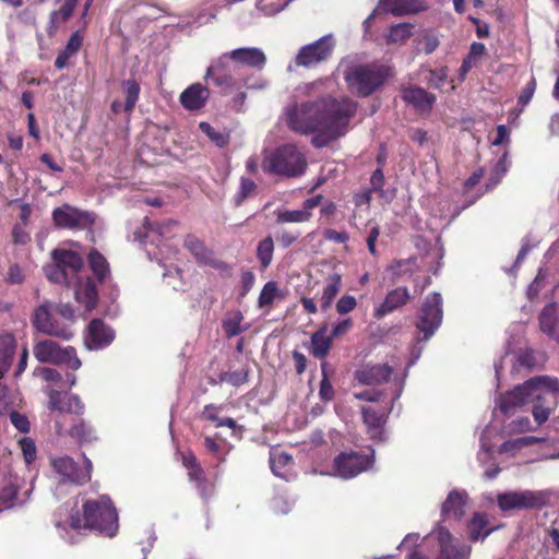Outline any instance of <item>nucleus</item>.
Instances as JSON below:
<instances>
[{
  "label": "nucleus",
  "mask_w": 559,
  "mask_h": 559,
  "mask_svg": "<svg viewBox=\"0 0 559 559\" xmlns=\"http://www.w3.org/2000/svg\"><path fill=\"white\" fill-rule=\"evenodd\" d=\"M448 74H449L448 68H445V67L430 70L429 76L427 78V82L432 87L440 90L447 82Z\"/></svg>",
  "instance_id": "8fccbe9b"
},
{
  "label": "nucleus",
  "mask_w": 559,
  "mask_h": 559,
  "mask_svg": "<svg viewBox=\"0 0 559 559\" xmlns=\"http://www.w3.org/2000/svg\"><path fill=\"white\" fill-rule=\"evenodd\" d=\"M392 374V368L388 365L366 366L356 371L358 382L366 385L380 384L386 381Z\"/></svg>",
  "instance_id": "a878e982"
},
{
  "label": "nucleus",
  "mask_w": 559,
  "mask_h": 559,
  "mask_svg": "<svg viewBox=\"0 0 559 559\" xmlns=\"http://www.w3.org/2000/svg\"><path fill=\"white\" fill-rule=\"evenodd\" d=\"M200 130L206 134L217 146L223 147L228 142V135L213 128L209 122H201Z\"/></svg>",
  "instance_id": "49530a36"
},
{
  "label": "nucleus",
  "mask_w": 559,
  "mask_h": 559,
  "mask_svg": "<svg viewBox=\"0 0 559 559\" xmlns=\"http://www.w3.org/2000/svg\"><path fill=\"white\" fill-rule=\"evenodd\" d=\"M328 367L329 365L326 361L321 364L322 379L320 382L319 395L321 400L325 402L331 401L334 396V389L328 377Z\"/></svg>",
  "instance_id": "a18cd8bd"
},
{
  "label": "nucleus",
  "mask_w": 559,
  "mask_h": 559,
  "mask_svg": "<svg viewBox=\"0 0 559 559\" xmlns=\"http://www.w3.org/2000/svg\"><path fill=\"white\" fill-rule=\"evenodd\" d=\"M356 108L348 97L328 96L288 106L285 122L295 133L312 135L313 146L323 147L345 134Z\"/></svg>",
  "instance_id": "f257e3e1"
},
{
  "label": "nucleus",
  "mask_w": 559,
  "mask_h": 559,
  "mask_svg": "<svg viewBox=\"0 0 559 559\" xmlns=\"http://www.w3.org/2000/svg\"><path fill=\"white\" fill-rule=\"evenodd\" d=\"M325 333L326 326H323L311 336V353L317 358H324L330 352L332 336Z\"/></svg>",
  "instance_id": "473e14b6"
},
{
  "label": "nucleus",
  "mask_w": 559,
  "mask_h": 559,
  "mask_svg": "<svg viewBox=\"0 0 559 559\" xmlns=\"http://www.w3.org/2000/svg\"><path fill=\"white\" fill-rule=\"evenodd\" d=\"M74 310L69 304H53L45 301L36 308L33 314V324L40 333L49 336L70 340L74 332Z\"/></svg>",
  "instance_id": "20e7f679"
},
{
  "label": "nucleus",
  "mask_w": 559,
  "mask_h": 559,
  "mask_svg": "<svg viewBox=\"0 0 559 559\" xmlns=\"http://www.w3.org/2000/svg\"><path fill=\"white\" fill-rule=\"evenodd\" d=\"M36 373L40 376L45 381L59 384L62 381L61 373L52 368L43 367L36 370Z\"/></svg>",
  "instance_id": "bf43d9fd"
},
{
  "label": "nucleus",
  "mask_w": 559,
  "mask_h": 559,
  "mask_svg": "<svg viewBox=\"0 0 559 559\" xmlns=\"http://www.w3.org/2000/svg\"><path fill=\"white\" fill-rule=\"evenodd\" d=\"M342 288V277L338 273H332L329 275L326 280V284L322 290L321 295V309L323 311L328 310L336 295L340 293Z\"/></svg>",
  "instance_id": "7c9ffc66"
},
{
  "label": "nucleus",
  "mask_w": 559,
  "mask_h": 559,
  "mask_svg": "<svg viewBox=\"0 0 559 559\" xmlns=\"http://www.w3.org/2000/svg\"><path fill=\"white\" fill-rule=\"evenodd\" d=\"M272 472L280 477H285V474L280 468L289 467L293 464V457L284 452L272 453L270 457Z\"/></svg>",
  "instance_id": "c03bdc74"
},
{
  "label": "nucleus",
  "mask_w": 559,
  "mask_h": 559,
  "mask_svg": "<svg viewBox=\"0 0 559 559\" xmlns=\"http://www.w3.org/2000/svg\"><path fill=\"white\" fill-rule=\"evenodd\" d=\"M467 493L463 490L454 489L449 492L447 499L441 506V515L444 519L461 521L465 514Z\"/></svg>",
  "instance_id": "4be33fe9"
},
{
  "label": "nucleus",
  "mask_w": 559,
  "mask_h": 559,
  "mask_svg": "<svg viewBox=\"0 0 559 559\" xmlns=\"http://www.w3.org/2000/svg\"><path fill=\"white\" fill-rule=\"evenodd\" d=\"M507 430L510 433H522L532 431L534 428L532 427V423L528 417H519L508 424Z\"/></svg>",
  "instance_id": "603ef678"
},
{
  "label": "nucleus",
  "mask_w": 559,
  "mask_h": 559,
  "mask_svg": "<svg viewBox=\"0 0 559 559\" xmlns=\"http://www.w3.org/2000/svg\"><path fill=\"white\" fill-rule=\"evenodd\" d=\"M334 40L332 35H325L317 41L304 46L296 56L295 62L298 67L310 68L325 61L332 55Z\"/></svg>",
  "instance_id": "f8f14e48"
},
{
  "label": "nucleus",
  "mask_w": 559,
  "mask_h": 559,
  "mask_svg": "<svg viewBox=\"0 0 559 559\" xmlns=\"http://www.w3.org/2000/svg\"><path fill=\"white\" fill-rule=\"evenodd\" d=\"M150 231H153V225L150 223L148 218L145 217L143 219L142 228L139 229V230H134L133 231V240L134 241H139V242H143L144 238L147 237V234Z\"/></svg>",
  "instance_id": "338daca9"
},
{
  "label": "nucleus",
  "mask_w": 559,
  "mask_h": 559,
  "mask_svg": "<svg viewBox=\"0 0 559 559\" xmlns=\"http://www.w3.org/2000/svg\"><path fill=\"white\" fill-rule=\"evenodd\" d=\"M70 435L81 443L92 442L97 439L94 428L85 421L74 425L70 430Z\"/></svg>",
  "instance_id": "a19ab883"
},
{
  "label": "nucleus",
  "mask_w": 559,
  "mask_h": 559,
  "mask_svg": "<svg viewBox=\"0 0 559 559\" xmlns=\"http://www.w3.org/2000/svg\"><path fill=\"white\" fill-rule=\"evenodd\" d=\"M90 266L99 282H104L109 275V265L106 259L97 251L88 254Z\"/></svg>",
  "instance_id": "e433bc0d"
},
{
  "label": "nucleus",
  "mask_w": 559,
  "mask_h": 559,
  "mask_svg": "<svg viewBox=\"0 0 559 559\" xmlns=\"http://www.w3.org/2000/svg\"><path fill=\"white\" fill-rule=\"evenodd\" d=\"M122 91L126 96L123 110L131 112L140 96V85L135 80L129 79L122 82Z\"/></svg>",
  "instance_id": "c9c22d12"
},
{
  "label": "nucleus",
  "mask_w": 559,
  "mask_h": 559,
  "mask_svg": "<svg viewBox=\"0 0 559 559\" xmlns=\"http://www.w3.org/2000/svg\"><path fill=\"white\" fill-rule=\"evenodd\" d=\"M488 524L487 518L483 513H475L472 520L468 523V534L469 538L472 540H478L486 538L491 530H486L483 532V530L486 528Z\"/></svg>",
  "instance_id": "f704fd0d"
},
{
  "label": "nucleus",
  "mask_w": 559,
  "mask_h": 559,
  "mask_svg": "<svg viewBox=\"0 0 559 559\" xmlns=\"http://www.w3.org/2000/svg\"><path fill=\"white\" fill-rule=\"evenodd\" d=\"M185 246L201 263H212V252L207 250L197 237L191 235L187 236Z\"/></svg>",
  "instance_id": "72a5a7b5"
},
{
  "label": "nucleus",
  "mask_w": 559,
  "mask_h": 559,
  "mask_svg": "<svg viewBox=\"0 0 559 559\" xmlns=\"http://www.w3.org/2000/svg\"><path fill=\"white\" fill-rule=\"evenodd\" d=\"M48 396V406L52 411L75 415H81L84 411V405L78 395L49 390Z\"/></svg>",
  "instance_id": "6ab92c4d"
},
{
  "label": "nucleus",
  "mask_w": 559,
  "mask_h": 559,
  "mask_svg": "<svg viewBox=\"0 0 559 559\" xmlns=\"http://www.w3.org/2000/svg\"><path fill=\"white\" fill-rule=\"evenodd\" d=\"M389 68L381 64H357L345 73L349 90L366 97L377 91L388 79Z\"/></svg>",
  "instance_id": "0eeeda50"
},
{
  "label": "nucleus",
  "mask_w": 559,
  "mask_h": 559,
  "mask_svg": "<svg viewBox=\"0 0 559 559\" xmlns=\"http://www.w3.org/2000/svg\"><path fill=\"white\" fill-rule=\"evenodd\" d=\"M288 4L286 0L283 3H276L273 0H261L258 3V9L265 15H274L283 11Z\"/></svg>",
  "instance_id": "3c124183"
},
{
  "label": "nucleus",
  "mask_w": 559,
  "mask_h": 559,
  "mask_svg": "<svg viewBox=\"0 0 559 559\" xmlns=\"http://www.w3.org/2000/svg\"><path fill=\"white\" fill-rule=\"evenodd\" d=\"M20 447L27 464H31L36 459V445L31 438H23L20 441Z\"/></svg>",
  "instance_id": "5fc2aeb1"
},
{
  "label": "nucleus",
  "mask_w": 559,
  "mask_h": 559,
  "mask_svg": "<svg viewBox=\"0 0 559 559\" xmlns=\"http://www.w3.org/2000/svg\"><path fill=\"white\" fill-rule=\"evenodd\" d=\"M23 485V479H20L17 476H11L8 480V484L2 487L0 490V502L4 506L5 509L23 506L28 500L33 490V486L31 484L29 488L21 493L20 490L22 489Z\"/></svg>",
  "instance_id": "dca6fc26"
},
{
  "label": "nucleus",
  "mask_w": 559,
  "mask_h": 559,
  "mask_svg": "<svg viewBox=\"0 0 559 559\" xmlns=\"http://www.w3.org/2000/svg\"><path fill=\"white\" fill-rule=\"evenodd\" d=\"M248 373L245 369L221 374V381L238 386L247 381Z\"/></svg>",
  "instance_id": "864d4df0"
},
{
  "label": "nucleus",
  "mask_w": 559,
  "mask_h": 559,
  "mask_svg": "<svg viewBox=\"0 0 559 559\" xmlns=\"http://www.w3.org/2000/svg\"><path fill=\"white\" fill-rule=\"evenodd\" d=\"M539 328L548 337L559 342V318L555 304H549L542 310Z\"/></svg>",
  "instance_id": "cd10ccee"
},
{
  "label": "nucleus",
  "mask_w": 559,
  "mask_h": 559,
  "mask_svg": "<svg viewBox=\"0 0 559 559\" xmlns=\"http://www.w3.org/2000/svg\"><path fill=\"white\" fill-rule=\"evenodd\" d=\"M509 166H510V162L508 159V155L507 153H504L500 158L499 160L497 162V164L495 165L493 169H492V173H491V176L489 178V186L493 187L496 185H498L501 180V178L506 175V173L508 171L509 169Z\"/></svg>",
  "instance_id": "de8ad7c7"
},
{
  "label": "nucleus",
  "mask_w": 559,
  "mask_h": 559,
  "mask_svg": "<svg viewBox=\"0 0 559 559\" xmlns=\"http://www.w3.org/2000/svg\"><path fill=\"white\" fill-rule=\"evenodd\" d=\"M402 98L417 111L427 112L436 102V97L421 87H407L402 92Z\"/></svg>",
  "instance_id": "393cba45"
},
{
  "label": "nucleus",
  "mask_w": 559,
  "mask_h": 559,
  "mask_svg": "<svg viewBox=\"0 0 559 559\" xmlns=\"http://www.w3.org/2000/svg\"><path fill=\"white\" fill-rule=\"evenodd\" d=\"M544 438L534 436L520 437L516 439L508 440L500 447V452H515L526 447H531L537 442L544 441Z\"/></svg>",
  "instance_id": "58836bf2"
},
{
  "label": "nucleus",
  "mask_w": 559,
  "mask_h": 559,
  "mask_svg": "<svg viewBox=\"0 0 559 559\" xmlns=\"http://www.w3.org/2000/svg\"><path fill=\"white\" fill-rule=\"evenodd\" d=\"M83 514L71 516V527L95 530L108 537L118 531V513L108 496L87 499L83 506Z\"/></svg>",
  "instance_id": "7ed1b4c3"
},
{
  "label": "nucleus",
  "mask_w": 559,
  "mask_h": 559,
  "mask_svg": "<svg viewBox=\"0 0 559 559\" xmlns=\"http://www.w3.org/2000/svg\"><path fill=\"white\" fill-rule=\"evenodd\" d=\"M412 296L407 287L400 286L388 292L384 300L374 309V317L381 319L405 306Z\"/></svg>",
  "instance_id": "aec40b11"
},
{
  "label": "nucleus",
  "mask_w": 559,
  "mask_h": 559,
  "mask_svg": "<svg viewBox=\"0 0 559 559\" xmlns=\"http://www.w3.org/2000/svg\"><path fill=\"white\" fill-rule=\"evenodd\" d=\"M442 298L439 293L429 294L420 309L416 328L424 333V340L430 338L442 322Z\"/></svg>",
  "instance_id": "9b49d317"
},
{
  "label": "nucleus",
  "mask_w": 559,
  "mask_h": 559,
  "mask_svg": "<svg viewBox=\"0 0 559 559\" xmlns=\"http://www.w3.org/2000/svg\"><path fill=\"white\" fill-rule=\"evenodd\" d=\"M52 219L56 226L67 229H83L94 223L92 213L81 211L69 204H63L52 211Z\"/></svg>",
  "instance_id": "ddd939ff"
},
{
  "label": "nucleus",
  "mask_w": 559,
  "mask_h": 559,
  "mask_svg": "<svg viewBox=\"0 0 559 559\" xmlns=\"http://www.w3.org/2000/svg\"><path fill=\"white\" fill-rule=\"evenodd\" d=\"M50 465L63 484L82 485L91 479L92 462L85 456L82 467L68 455L50 457Z\"/></svg>",
  "instance_id": "9d476101"
},
{
  "label": "nucleus",
  "mask_w": 559,
  "mask_h": 559,
  "mask_svg": "<svg viewBox=\"0 0 559 559\" xmlns=\"http://www.w3.org/2000/svg\"><path fill=\"white\" fill-rule=\"evenodd\" d=\"M78 0H63V4L58 11H53L50 14V24L51 28L56 27V24L60 22H66L70 19L72 15L75 7H76Z\"/></svg>",
  "instance_id": "79ce46f5"
},
{
  "label": "nucleus",
  "mask_w": 559,
  "mask_h": 559,
  "mask_svg": "<svg viewBox=\"0 0 559 559\" xmlns=\"http://www.w3.org/2000/svg\"><path fill=\"white\" fill-rule=\"evenodd\" d=\"M323 235L326 240L338 243H344L349 239V236L346 231H337L334 229H325Z\"/></svg>",
  "instance_id": "69168bd1"
},
{
  "label": "nucleus",
  "mask_w": 559,
  "mask_h": 559,
  "mask_svg": "<svg viewBox=\"0 0 559 559\" xmlns=\"http://www.w3.org/2000/svg\"><path fill=\"white\" fill-rule=\"evenodd\" d=\"M425 9L420 0H380L378 8L366 20L368 24L374 14L380 11L391 13L393 15H405L416 13Z\"/></svg>",
  "instance_id": "a211bd4d"
},
{
  "label": "nucleus",
  "mask_w": 559,
  "mask_h": 559,
  "mask_svg": "<svg viewBox=\"0 0 559 559\" xmlns=\"http://www.w3.org/2000/svg\"><path fill=\"white\" fill-rule=\"evenodd\" d=\"M413 25L401 23L393 25L388 35V41L392 44H403L412 35Z\"/></svg>",
  "instance_id": "37998d69"
},
{
  "label": "nucleus",
  "mask_w": 559,
  "mask_h": 559,
  "mask_svg": "<svg viewBox=\"0 0 559 559\" xmlns=\"http://www.w3.org/2000/svg\"><path fill=\"white\" fill-rule=\"evenodd\" d=\"M362 417L364 423L367 426V432L372 440L382 441L384 436V423H385V414L384 412H377L371 407H362Z\"/></svg>",
  "instance_id": "bb28decb"
},
{
  "label": "nucleus",
  "mask_w": 559,
  "mask_h": 559,
  "mask_svg": "<svg viewBox=\"0 0 559 559\" xmlns=\"http://www.w3.org/2000/svg\"><path fill=\"white\" fill-rule=\"evenodd\" d=\"M559 397L558 379L547 376L534 377L499 400V408L504 415H512L527 403H534L533 417L538 426L546 423L555 411Z\"/></svg>",
  "instance_id": "f03ea898"
},
{
  "label": "nucleus",
  "mask_w": 559,
  "mask_h": 559,
  "mask_svg": "<svg viewBox=\"0 0 559 559\" xmlns=\"http://www.w3.org/2000/svg\"><path fill=\"white\" fill-rule=\"evenodd\" d=\"M243 316L240 311H233L227 314L223 321V329L228 337L240 334L245 329L241 326Z\"/></svg>",
  "instance_id": "4c0bfd02"
},
{
  "label": "nucleus",
  "mask_w": 559,
  "mask_h": 559,
  "mask_svg": "<svg viewBox=\"0 0 559 559\" xmlns=\"http://www.w3.org/2000/svg\"><path fill=\"white\" fill-rule=\"evenodd\" d=\"M261 167L267 174L299 177L307 168V159L296 145L284 144L274 151L265 152Z\"/></svg>",
  "instance_id": "39448f33"
},
{
  "label": "nucleus",
  "mask_w": 559,
  "mask_h": 559,
  "mask_svg": "<svg viewBox=\"0 0 559 559\" xmlns=\"http://www.w3.org/2000/svg\"><path fill=\"white\" fill-rule=\"evenodd\" d=\"M82 266L80 254L58 248L52 250L51 262L44 267V272L50 282L70 286L78 282Z\"/></svg>",
  "instance_id": "423d86ee"
},
{
  "label": "nucleus",
  "mask_w": 559,
  "mask_h": 559,
  "mask_svg": "<svg viewBox=\"0 0 559 559\" xmlns=\"http://www.w3.org/2000/svg\"><path fill=\"white\" fill-rule=\"evenodd\" d=\"M74 286V297L78 302L82 304L87 310L93 309L97 304V290L94 282L86 277L82 283L79 278Z\"/></svg>",
  "instance_id": "c756f323"
},
{
  "label": "nucleus",
  "mask_w": 559,
  "mask_h": 559,
  "mask_svg": "<svg viewBox=\"0 0 559 559\" xmlns=\"http://www.w3.org/2000/svg\"><path fill=\"white\" fill-rule=\"evenodd\" d=\"M274 242L272 237H266L261 240L257 248V258L260 261L262 267H267L273 259Z\"/></svg>",
  "instance_id": "ea45409f"
},
{
  "label": "nucleus",
  "mask_w": 559,
  "mask_h": 559,
  "mask_svg": "<svg viewBox=\"0 0 559 559\" xmlns=\"http://www.w3.org/2000/svg\"><path fill=\"white\" fill-rule=\"evenodd\" d=\"M230 57L223 55L215 60L206 70L205 79H211L217 86L230 87L234 85V79L229 70Z\"/></svg>",
  "instance_id": "5701e85b"
},
{
  "label": "nucleus",
  "mask_w": 559,
  "mask_h": 559,
  "mask_svg": "<svg viewBox=\"0 0 559 559\" xmlns=\"http://www.w3.org/2000/svg\"><path fill=\"white\" fill-rule=\"evenodd\" d=\"M33 352L36 359L40 362L64 365L72 371L80 369L82 366L74 347H60L51 340H45L36 343Z\"/></svg>",
  "instance_id": "1a4fd4ad"
},
{
  "label": "nucleus",
  "mask_w": 559,
  "mask_h": 559,
  "mask_svg": "<svg viewBox=\"0 0 559 559\" xmlns=\"http://www.w3.org/2000/svg\"><path fill=\"white\" fill-rule=\"evenodd\" d=\"M278 292V287H277V284L275 282H267L261 293H260V296H259V307L263 308V307H266L269 305H271L273 302V300L275 299V296Z\"/></svg>",
  "instance_id": "09e8293b"
},
{
  "label": "nucleus",
  "mask_w": 559,
  "mask_h": 559,
  "mask_svg": "<svg viewBox=\"0 0 559 559\" xmlns=\"http://www.w3.org/2000/svg\"><path fill=\"white\" fill-rule=\"evenodd\" d=\"M228 56L233 61L259 69L266 61L264 52L259 48H238L228 52Z\"/></svg>",
  "instance_id": "c85d7f7f"
},
{
  "label": "nucleus",
  "mask_w": 559,
  "mask_h": 559,
  "mask_svg": "<svg viewBox=\"0 0 559 559\" xmlns=\"http://www.w3.org/2000/svg\"><path fill=\"white\" fill-rule=\"evenodd\" d=\"M83 37L79 31L74 32L70 39L68 40L63 51L69 55L70 57H73L79 51L80 47L82 46Z\"/></svg>",
  "instance_id": "13d9d810"
},
{
  "label": "nucleus",
  "mask_w": 559,
  "mask_h": 559,
  "mask_svg": "<svg viewBox=\"0 0 559 559\" xmlns=\"http://www.w3.org/2000/svg\"><path fill=\"white\" fill-rule=\"evenodd\" d=\"M550 490H514L497 495V503L501 511H520L539 509L549 503Z\"/></svg>",
  "instance_id": "6e6552de"
},
{
  "label": "nucleus",
  "mask_w": 559,
  "mask_h": 559,
  "mask_svg": "<svg viewBox=\"0 0 559 559\" xmlns=\"http://www.w3.org/2000/svg\"><path fill=\"white\" fill-rule=\"evenodd\" d=\"M212 409H214V406H212V405L206 406L204 414L206 415V417L209 419L215 421L217 427H229V428L236 427V421L233 418H229V417L219 418L211 412Z\"/></svg>",
  "instance_id": "680f3d73"
},
{
  "label": "nucleus",
  "mask_w": 559,
  "mask_h": 559,
  "mask_svg": "<svg viewBox=\"0 0 559 559\" xmlns=\"http://www.w3.org/2000/svg\"><path fill=\"white\" fill-rule=\"evenodd\" d=\"M357 306L356 298L350 295L342 296L336 302V311L340 314H346L353 311Z\"/></svg>",
  "instance_id": "4d7b16f0"
},
{
  "label": "nucleus",
  "mask_w": 559,
  "mask_h": 559,
  "mask_svg": "<svg viewBox=\"0 0 559 559\" xmlns=\"http://www.w3.org/2000/svg\"><path fill=\"white\" fill-rule=\"evenodd\" d=\"M440 546V559H468L471 548L459 544L448 528L440 523L435 532Z\"/></svg>",
  "instance_id": "2eb2a0df"
},
{
  "label": "nucleus",
  "mask_w": 559,
  "mask_h": 559,
  "mask_svg": "<svg viewBox=\"0 0 559 559\" xmlns=\"http://www.w3.org/2000/svg\"><path fill=\"white\" fill-rule=\"evenodd\" d=\"M536 90V80L534 76L527 82L522 93L518 98V104L521 105V110L531 102Z\"/></svg>",
  "instance_id": "6e6d98bb"
},
{
  "label": "nucleus",
  "mask_w": 559,
  "mask_h": 559,
  "mask_svg": "<svg viewBox=\"0 0 559 559\" xmlns=\"http://www.w3.org/2000/svg\"><path fill=\"white\" fill-rule=\"evenodd\" d=\"M255 189V183L251 179H241L240 191L236 195V204L239 205L241 202L250 195Z\"/></svg>",
  "instance_id": "052dcab7"
},
{
  "label": "nucleus",
  "mask_w": 559,
  "mask_h": 559,
  "mask_svg": "<svg viewBox=\"0 0 559 559\" xmlns=\"http://www.w3.org/2000/svg\"><path fill=\"white\" fill-rule=\"evenodd\" d=\"M419 44L421 45L423 50L429 55L437 49L440 43L439 38L435 34H425Z\"/></svg>",
  "instance_id": "e2e57ef3"
},
{
  "label": "nucleus",
  "mask_w": 559,
  "mask_h": 559,
  "mask_svg": "<svg viewBox=\"0 0 559 559\" xmlns=\"http://www.w3.org/2000/svg\"><path fill=\"white\" fill-rule=\"evenodd\" d=\"M321 200V195H316L313 198L307 199L302 203L301 209L277 212L276 222L278 224L308 222L312 216V210L320 204Z\"/></svg>",
  "instance_id": "412c9836"
},
{
  "label": "nucleus",
  "mask_w": 559,
  "mask_h": 559,
  "mask_svg": "<svg viewBox=\"0 0 559 559\" xmlns=\"http://www.w3.org/2000/svg\"><path fill=\"white\" fill-rule=\"evenodd\" d=\"M371 465L368 455L358 452H342L334 459V475L343 479L356 477Z\"/></svg>",
  "instance_id": "4468645a"
},
{
  "label": "nucleus",
  "mask_w": 559,
  "mask_h": 559,
  "mask_svg": "<svg viewBox=\"0 0 559 559\" xmlns=\"http://www.w3.org/2000/svg\"><path fill=\"white\" fill-rule=\"evenodd\" d=\"M510 132L503 124L497 127V135L491 140V144L495 146L502 145L509 141Z\"/></svg>",
  "instance_id": "774afa93"
},
{
  "label": "nucleus",
  "mask_w": 559,
  "mask_h": 559,
  "mask_svg": "<svg viewBox=\"0 0 559 559\" xmlns=\"http://www.w3.org/2000/svg\"><path fill=\"white\" fill-rule=\"evenodd\" d=\"M15 354V340L11 335L0 338V378H2L12 365Z\"/></svg>",
  "instance_id": "2f4dec72"
},
{
  "label": "nucleus",
  "mask_w": 559,
  "mask_h": 559,
  "mask_svg": "<svg viewBox=\"0 0 559 559\" xmlns=\"http://www.w3.org/2000/svg\"><path fill=\"white\" fill-rule=\"evenodd\" d=\"M210 96L209 90L200 83H194L180 94V103L188 110L202 108Z\"/></svg>",
  "instance_id": "b1692460"
},
{
  "label": "nucleus",
  "mask_w": 559,
  "mask_h": 559,
  "mask_svg": "<svg viewBox=\"0 0 559 559\" xmlns=\"http://www.w3.org/2000/svg\"><path fill=\"white\" fill-rule=\"evenodd\" d=\"M10 419H11V423L13 424V426L21 432H27L29 430V421L28 419L17 413V412H12L10 414Z\"/></svg>",
  "instance_id": "0e129e2a"
},
{
  "label": "nucleus",
  "mask_w": 559,
  "mask_h": 559,
  "mask_svg": "<svg viewBox=\"0 0 559 559\" xmlns=\"http://www.w3.org/2000/svg\"><path fill=\"white\" fill-rule=\"evenodd\" d=\"M114 338V331L100 319H94L88 325L84 343L90 350H98L108 346Z\"/></svg>",
  "instance_id": "f3484780"
}]
</instances>
